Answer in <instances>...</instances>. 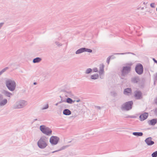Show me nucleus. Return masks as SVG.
Returning <instances> with one entry per match:
<instances>
[{
  "instance_id": "1",
  "label": "nucleus",
  "mask_w": 157,
  "mask_h": 157,
  "mask_svg": "<svg viewBox=\"0 0 157 157\" xmlns=\"http://www.w3.org/2000/svg\"><path fill=\"white\" fill-rule=\"evenodd\" d=\"M6 85L10 90L13 91L14 90L16 86V84L14 81L8 80L6 82Z\"/></svg>"
},
{
  "instance_id": "2",
  "label": "nucleus",
  "mask_w": 157,
  "mask_h": 157,
  "mask_svg": "<svg viewBox=\"0 0 157 157\" xmlns=\"http://www.w3.org/2000/svg\"><path fill=\"white\" fill-rule=\"evenodd\" d=\"M38 147L41 148H44L47 146V144L45 142V140L43 138H41L39 140L37 143Z\"/></svg>"
},
{
  "instance_id": "3",
  "label": "nucleus",
  "mask_w": 157,
  "mask_h": 157,
  "mask_svg": "<svg viewBox=\"0 0 157 157\" xmlns=\"http://www.w3.org/2000/svg\"><path fill=\"white\" fill-rule=\"evenodd\" d=\"M40 130L44 133L48 135L52 133L51 130L48 128L42 125L40 126Z\"/></svg>"
},
{
  "instance_id": "4",
  "label": "nucleus",
  "mask_w": 157,
  "mask_h": 157,
  "mask_svg": "<svg viewBox=\"0 0 157 157\" xmlns=\"http://www.w3.org/2000/svg\"><path fill=\"white\" fill-rule=\"evenodd\" d=\"M133 103L132 101H129L126 102L122 106L123 109L126 110H128L132 108V106Z\"/></svg>"
},
{
  "instance_id": "5",
  "label": "nucleus",
  "mask_w": 157,
  "mask_h": 157,
  "mask_svg": "<svg viewBox=\"0 0 157 157\" xmlns=\"http://www.w3.org/2000/svg\"><path fill=\"white\" fill-rule=\"evenodd\" d=\"M136 72L139 74H142L143 71V68L142 65L139 64H137L136 67L135 68Z\"/></svg>"
},
{
  "instance_id": "6",
  "label": "nucleus",
  "mask_w": 157,
  "mask_h": 157,
  "mask_svg": "<svg viewBox=\"0 0 157 157\" xmlns=\"http://www.w3.org/2000/svg\"><path fill=\"white\" fill-rule=\"evenodd\" d=\"M59 140L58 138L55 136H52L50 138V142L52 144H56Z\"/></svg>"
},
{
  "instance_id": "7",
  "label": "nucleus",
  "mask_w": 157,
  "mask_h": 157,
  "mask_svg": "<svg viewBox=\"0 0 157 157\" xmlns=\"http://www.w3.org/2000/svg\"><path fill=\"white\" fill-rule=\"evenodd\" d=\"M25 105V101H21L17 103L15 107V108H21L24 107Z\"/></svg>"
},
{
  "instance_id": "8",
  "label": "nucleus",
  "mask_w": 157,
  "mask_h": 157,
  "mask_svg": "<svg viewBox=\"0 0 157 157\" xmlns=\"http://www.w3.org/2000/svg\"><path fill=\"white\" fill-rule=\"evenodd\" d=\"M131 70V67H125L123 68L122 71V74L124 75L126 74L129 72Z\"/></svg>"
},
{
  "instance_id": "9",
  "label": "nucleus",
  "mask_w": 157,
  "mask_h": 157,
  "mask_svg": "<svg viewBox=\"0 0 157 157\" xmlns=\"http://www.w3.org/2000/svg\"><path fill=\"white\" fill-rule=\"evenodd\" d=\"M145 142L148 145H152L154 144V142L151 141V137H149L146 139L145 140Z\"/></svg>"
},
{
  "instance_id": "10",
  "label": "nucleus",
  "mask_w": 157,
  "mask_h": 157,
  "mask_svg": "<svg viewBox=\"0 0 157 157\" xmlns=\"http://www.w3.org/2000/svg\"><path fill=\"white\" fill-rule=\"evenodd\" d=\"M148 115V114L147 113H145L141 115L140 118L141 121H144L147 118Z\"/></svg>"
},
{
  "instance_id": "11",
  "label": "nucleus",
  "mask_w": 157,
  "mask_h": 157,
  "mask_svg": "<svg viewBox=\"0 0 157 157\" xmlns=\"http://www.w3.org/2000/svg\"><path fill=\"white\" fill-rule=\"evenodd\" d=\"M148 123L149 125H154L157 123V119H153L149 120L148 121Z\"/></svg>"
},
{
  "instance_id": "12",
  "label": "nucleus",
  "mask_w": 157,
  "mask_h": 157,
  "mask_svg": "<svg viewBox=\"0 0 157 157\" xmlns=\"http://www.w3.org/2000/svg\"><path fill=\"white\" fill-rule=\"evenodd\" d=\"M135 96L137 99H139L141 98V93L139 91H136L135 93Z\"/></svg>"
},
{
  "instance_id": "13",
  "label": "nucleus",
  "mask_w": 157,
  "mask_h": 157,
  "mask_svg": "<svg viewBox=\"0 0 157 157\" xmlns=\"http://www.w3.org/2000/svg\"><path fill=\"white\" fill-rule=\"evenodd\" d=\"M63 113L65 115H68L71 114V112L68 109H66L63 110Z\"/></svg>"
},
{
  "instance_id": "14",
  "label": "nucleus",
  "mask_w": 157,
  "mask_h": 157,
  "mask_svg": "<svg viewBox=\"0 0 157 157\" xmlns=\"http://www.w3.org/2000/svg\"><path fill=\"white\" fill-rule=\"evenodd\" d=\"M131 90L130 88H127L124 90V93L125 94L128 95V94L131 93Z\"/></svg>"
},
{
  "instance_id": "15",
  "label": "nucleus",
  "mask_w": 157,
  "mask_h": 157,
  "mask_svg": "<svg viewBox=\"0 0 157 157\" xmlns=\"http://www.w3.org/2000/svg\"><path fill=\"white\" fill-rule=\"evenodd\" d=\"M85 48H81L78 50L76 52V54H78L80 53H81L82 52H85Z\"/></svg>"
},
{
  "instance_id": "16",
  "label": "nucleus",
  "mask_w": 157,
  "mask_h": 157,
  "mask_svg": "<svg viewBox=\"0 0 157 157\" xmlns=\"http://www.w3.org/2000/svg\"><path fill=\"white\" fill-rule=\"evenodd\" d=\"M133 134L135 136H141L143 135V133L141 132H134Z\"/></svg>"
},
{
  "instance_id": "17",
  "label": "nucleus",
  "mask_w": 157,
  "mask_h": 157,
  "mask_svg": "<svg viewBox=\"0 0 157 157\" xmlns=\"http://www.w3.org/2000/svg\"><path fill=\"white\" fill-rule=\"evenodd\" d=\"M41 59L40 58H36L33 60V62L34 63H38L40 62L41 60Z\"/></svg>"
},
{
  "instance_id": "18",
  "label": "nucleus",
  "mask_w": 157,
  "mask_h": 157,
  "mask_svg": "<svg viewBox=\"0 0 157 157\" xmlns=\"http://www.w3.org/2000/svg\"><path fill=\"white\" fill-rule=\"evenodd\" d=\"M7 101L6 99H4L0 102V105L2 106L5 105Z\"/></svg>"
},
{
  "instance_id": "19",
  "label": "nucleus",
  "mask_w": 157,
  "mask_h": 157,
  "mask_svg": "<svg viewBox=\"0 0 157 157\" xmlns=\"http://www.w3.org/2000/svg\"><path fill=\"white\" fill-rule=\"evenodd\" d=\"M75 101H73L71 98H68L67 99V102L70 104H71L73 102H74Z\"/></svg>"
},
{
  "instance_id": "20",
  "label": "nucleus",
  "mask_w": 157,
  "mask_h": 157,
  "mask_svg": "<svg viewBox=\"0 0 157 157\" xmlns=\"http://www.w3.org/2000/svg\"><path fill=\"white\" fill-rule=\"evenodd\" d=\"M99 76L98 74H96L94 75H92L91 76V78L92 79H96L98 78Z\"/></svg>"
},
{
  "instance_id": "21",
  "label": "nucleus",
  "mask_w": 157,
  "mask_h": 157,
  "mask_svg": "<svg viewBox=\"0 0 157 157\" xmlns=\"http://www.w3.org/2000/svg\"><path fill=\"white\" fill-rule=\"evenodd\" d=\"M103 68H104V66L103 65H101V67H100V71L99 72L100 73L102 74L103 72Z\"/></svg>"
},
{
  "instance_id": "22",
  "label": "nucleus",
  "mask_w": 157,
  "mask_h": 157,
  "mask_svg": "<svg viewBox=\"0 0 157 157\" xmlns=\"http://www.w3.org/2000/svg\"><path fill=\"white\" fill-rule=\"evenodd\" d=\"M151 155L152 157H156L157 156V151L153 153Z\"/></svg>"
},
{
  "instance_id": "23",
  "label": "nucleus",
  "mask_w": 157,
  "mask_h": 157,
  "mask_svg": "<svg viewBox=\"0 0 157 157\" xmlns=\"http://www.w3.org/2000/svg\"><path fill=\"white\" fill-rule=\"evenodd\" d=\"M92 71V70L91 69H90V68L88 69L86 71V74H89V73H90V72H91Z\"/></svg>"
},
{
  "instance_id": "24",
  "label": "nucleus",
  "mask_w": 157,
  "mask_h": 157,
  "mask_svg": "<svg viewBox=\"0 0 157 157\" xmlns=\"http://www.w3.org/2000/svg\"><path fill=\"white\" fill-rule=\"evenodd\" d=\"M85 52H92V50L90 49H87L85 48Z\"/></svg>"
},
{
  "instance_id": "25",
  "label": "nucleus",
  "mask_w": 157,
  "mask_h": 157,
  "mask_svg": "<svg viewBox=\"0 0 157 157\" xmlns=\"http://www.w3.org/2000/svg\"><path fill=\"white\" fill-rule=\"evenodd\" d=\"M6 95L7 96H8V97H10V96L11 95V94L9 93V92H6Z\"/></svg>"
},
{
  "instance_id": "26",
  "label": "nucleus",
  "mask_w": 157,
  "mask_h": 157,
  "mask_svg": "<svg viewBox=\"0 0 157 157\" xmlns=\"http://www.w3.org/2000/svg\"><path fill=\"white\" fill-rule=\"evenodd\" d=\"M151 6L152 7H155V3H152L151 4Z\"/></svg>"
},
{
  "instance_id": "27",
  "label": "nucleus",
  "mask_w": 157,
  "mask_h": 157,
  "mask_svg": "<svg viewBox=\"0 0 157 157\" xmlns=\"http://www.w3.org/2000/svg\"><path fill=\"white\" fill-rule=\"evenodd\" d=\"M94 71L96 72L98 71V69L97 68H94L93 69Z\"/></svg>"
},
{
  "instance_id": "28",
  "label": "nucleus",
  "mask_w": 157,
  "mask_h": 157,
  "mask_svg": "<svg viewBox=\"0 0 157 157\" xmlns=\"http://www.w3.org/2000/svg\"><path fill=\"white\" fill-rule=\"evenodd\" d=\"M155 103L157 104V97H156L155 100Z\"/></svg>"
},
{
  "instance_id": "29",
  "label": "nucleus",
  "mask_w": 157,
  "mask_h": 157,
  "mask_svg": "<svg viewBox=\"0 0 157 157\" xmlns=\"http://www.w3.org/2000/svg\"><path fill=\"white\" fill-rule=\"evenodd\" d=\"M155 114L157 115V108L155 110Z\"/></svg>"
},
{
  "instance_id": "30",
  "label": "nucleus",
  "mask_w": 157,
  "mask_h": 157,
  "mask_svg": "<svg viewBox=\"0 0 157 157\" xmlns=\"http://www.w3.org/2000/svg\"><path fill=\"white\" fill-rule=\"evenodd\" d=\"M153 59L155 63H157V61L156 60L154 59Z\"/></svg>"
},
{
  "instance_id": "31",
  "label": "nucleus",
  "mask_w": 157,
  "mask_h": 157,
  "mask_svg": "<svg viewBox=\"0 0 157 157\" xmlns=\"http://www.w3.org/2000/svg\"><path fill=\"white\" fill-rule=\"evenodd\" d=\"M48 105H46V107L45 109H47V108H48Z\"/></svg>"
},
{
  "instance_id": "32",
  "label": "nucleus",
  "mask_w": 157,
  "mask_h": 157,
  "mask_svg": "<svg viewBox=\"0 0 157 157\" xmlns=\"http://www.w3.org/2000/svg\"><path fill=\"white\" fill-rule=\"evenodd\" d=\"M79 101H80V100H78L76 101H77V102H79Z\"/></svg>"
},
{
  "instance_id": "33",
  "label": "nucleus",
  "mask_w": 157,
  "mask_h": 157,
  "mask_svg": "<svg viewBox=\"0 0 157 157\" xmlns=\"http://www.w3.org/2000/svg\"><path fill=\"white\" fill-rule=\"evenodd\" d=\"M5 71V69H4V70H2V72H4V71Z\"/></svg>"
},
{
  "instance_id": "34",
  "label": "nucleus",
  "mask_w": 157,
  "mask_h": 157,
  "mask_svg": "<svg viewBox=\"0 0 157 157\" xmlns=\"http://www.w3.org/2000/svg\"><path fill=\"white\" fill-rule=\"evenodd\" d=\"M33 84L34 85H36V82H34Z\"/></svg>"
},
{
  "instance_id": "35",
  "label": "nucleus",
  "mask_w": 157,
  "mask_h": 157,
  "mask_svg": "<svg viewBox=\"0 0 157 157\" xmlns=\"http://www.w3.org/2000/svg\"><path fill=\"white\" fill-rule=\"evenodd\" d=\"M156 77H157V73H156L155 75Z\"/></svg>"
},
{
  "instance_id": "36",
  "label": "nucleus",
  "mask_w": 157,
  "mask_h": 157,
  "mask_svg": "<svg viewBox=\"0 0 157 157\" xmlns=\"http://www.w3.org/2000/svg\"><path fill=\"white\" fill-rule=\"evenodd\" d=\"M135 79H137V78H135Z\"/></svg>"
},
{
  "instance_id": "37",
  "label": "nucleus",
  "mask_w": 157,
  "mask_h": 157,
  "mask_svg": "<svg viewBox=\"0 0 157 157\" xmlns=\"http://www.w3.org/2000/svg\"><path fill=\"white\" fill-rule=\"evenodd\" d=\"M1 74V73H0V75Z\"/></svg>"
},
{
  "instance_id": "38",
  "label": "nucleus",
  "mask_w": 157,
  "mask_h": 157,
  "mask_svg": "<svg viewBox=\"0 0 157 157\" xmlns=\"http://www.w3.org/2000/svg\"><path fill=\"white\" fill-rule=\"evenodd\" d=\"M156 10L157 11V8H156Z\"/></svg>"
}]
</instances>
